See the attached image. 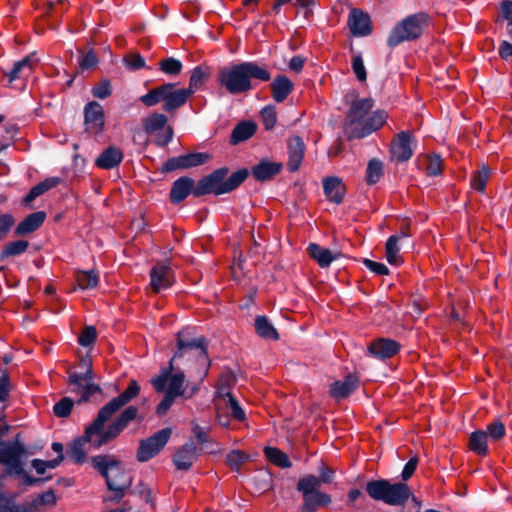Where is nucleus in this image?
<instances>
[{
  "label": "nucleus",
  "instance_id": "dca6fc26",
  "mask_svg": "<svg viewBox=\"0 0 512 512\" xmlns=\"http://www.w3.org/2000/svg\"><path fill=\"white\" fill-rule=\"evenodd\" d=\"M413 135L410 131L399 132L391 142V157L397 162H405L413 155Z\"/></svg>",
  "mask_w": 512,
  "mask_h": 512
},
{
  "label": "nucleus",
  "instance_id": "4d7b16f0",
  "mask_svg": "<svg viewBox=\"0 0 512 512\" xmlns=\"http://www.w3.org/2000/svg\"><path fill=\"white\" fill-rule=\"evenodd\" d=\"M14 224L15 218L13 215L8 213H0V240L6 238Z\"/></svg>",
  "mask_w": 512,
  "mask_h": 512
},
{
  "label": "nucleus",
  "instance_id": "b1692460",
  "mask_svg": "<svg viewBox=\"0 0 512 512\" xmlns=\"http://www.w3.org/2000/svg\"><path fill=\"white\" fill-rule=\"evenodd\" d=\"M348 25L354 36H366L371 33V21L368 14L353 9L348 19Z\"/></svg>",
  "mask_w": 512,
  "mask_h": 512
},
{
  "label": "nucleus",
  "instance_id": "6ab92c4d",
  "mask_svg": "<svg viewBox=\"0 0 512 512\" xmlns=\"http://www.w3.org/2000/svg\"><path fill=\"white\" fill-rule=\"evenodd\" d=\"M401 345L390 338H377L368 346V353L382 360L390 359L400 351Z\"/></svg>",
  "mask_w": 512,
  "mask_h": 512
},
{
  "label": "nucleus",
  "instance_id": "0eeeda50",
  "mask_svg": "<svg viewBox=\"0 0 512 512\" xmlns=\"http://www.w3.org/2000/svg\"><path fill=\"white\" fill-rule=\"evenodd\" d=\"M366 492L372 499L394 506L405 504L412 494L407 484H391L383 479L369 481L366 484Z\"/></svg>",
  "mask_w": 512,
  "mask_h": 512
},
{
  "label": "nucleus",
  "instance_id": "8fccbe9b",
  "mask_svg": "<svg viewBox=\"0 0 512 512\" xmlns=\"http://www.w3.org/2000/svg\"><path fill=\"white\" fill-rule=\"evenodd\" d=\"M73 406L74 401L71 398L64 397L54 405L53 411L57 417L64 418L70 415Z\"/></svg>",
  "mask_w": 512,
  "mask_h": 512
},
{
  "label": "nucleus",
  "instance_id": "2eb2a0df",
  "mask_svg": "<svg viewBox=\"0 0 512 512\" xmlns=\"http://www.w3.org/2000/svg\"><path fill=\"white\" fill-rule=\"evenodd\" d=\"M210 159L206 153H189L168 159L162 167V172H172L178 169H188L205 164Z\"/></svg>",
  "mask_w": 512,
  "mask_h": 512
},
{
  "label": "nucleus",
  "instance_id": "bf43d9fd",
  "mask_svg": "<svg viewBox=\"0 0 512 512\" xmlns=\"http://www.w3.org/2000/svg\"><path fill=\"white\" fill-rule=\"evenodd\" d=\"M125 65L132 70H139L145 67V60L139 53H130L124 57Z\"/></svg>",
  "mask_w": 512,
  "mask_h": 512
},
{
  "label": "nucleus",
  "instance_id": "e2e57ef3",
  "mask_svg": "<svg viewBox=\"0 0 512 512\" xmlns=\"http://www.w3.org/2000/svg\"><path fill=\"white\" fill-rule=\"evenodd\" d=\"M175 399L176 397L165 392L162 401L158 404L156 408L157 414L164 415L170 409Z\"/></svg>",
  "mask_w": 512,
  "mask_h": 512
},
{
  "label": "nucleus",
  "instance_id": "49530a36",
  "mask_svg": "<svg viewBox=\"0 0 512 512\" xmlns=\"http://www.w3.org/2000/svg\"><path fill=\"white\" fill-rule=\"evenodd\" d=\"M249 459V455L240 450H232L227 454L226 464L234 471H239L244 463Z\"/></svg>",
  "mask_w": 512,
  "mask_h": 512
},
{
  "label": "nucleus",
  "instance_id": "aec40b11",
  "mask_svg": "<svg viewBox=\"0 0 512 512\" xmlns=\"http://www.w3.org/2000/svg\"><path fill=\"white\" fill-rule=\"evenodd\" d=\"M387 119V114L383 110H377L370 116L366 117L362 124L351 131V139H361L373 131L381 128Z\"/></svg>",
  "mask_w": 512,
  "mask_h": 512
},
{
  "label": "nucleus",
  "instance_id": "e433bc0d",
  "mask_svg": "<svg viewBox=\"0 0 512 512\" xmlns=\"http://www.w3.org/2000/svg\"><path fill=\"white\" fill-rule=\"evenodd\" d=\"M75 280L80 289H93L99 283V273L96 270H79L75 274Z\"/></svg>",
  "mask_w": 512,
  "mask_h": 512
},
{
  "label": "nucleus",
  "instance_id": "5701e85b",
  "mask_svg": "<svg viewBox=\"0 0 512 512\" xmlns=\"http://www.w3.org/2000/svg\"><path fill=\"white\" fill-rule=\"evenodd\" d=\"M359 384V379L353 374H348L343 380H338L330 385V396L335 399H343L353 393Z\"/></svg>",
  "mask_w": 512,
  "mask_h": 512
},
{
  "label": "nucleus",
  "instance_id": "a878e982",
  "mask_svg": "<svg viewBox=\"0 0 512 512\" xmlns=\"http://www.w3.org/2000/svg\"><path fill=\"white\" fill-rule=\"evenodd\" d=\"M37 65V60L33 55H28L20 61L14 63L13 68L9 72H4L10 83L17 79L28 77L34 67Z\"/></svg>",
  "mask_w": 512,
  "mask_h": 512
},
{
  "label": "nucleus",
  "instance_id": "c03bdc74",
  "mask_svg": "<svg viewBox=\"0 0 512 512\" xmlns=\"http://www.w3.org/2000/svg\"><path fill=\"white\" fill-rule=\"evenodd\" d=\"M383 176V163L378 159L368 162L366 169V182L369 185L377 183Z\"/></svg>",
  "mask_w": 512,
  "mask_h": 512
},
{
  "label": "nucleus",
  "instance_id": "79ce46f5",
  "mask_svg": "<svg viewBox=\"0 0 512 512\" xmlns=\"http://www.w3.org/2000/svg\"><path fill=\"white\" fill-rule=\"evenodd\" d=\"M28 247L29 242L26 240L8 242L6 245H4L0 253V260H4L8 257L21 255L28 249Z\"/></svg>",
  "mask_w": 512,
  "mask_h": 512
},
{
  "label": "nucleus",
  "instance_id": "393cba45",
  "mask_svg": "<svg viewBox=\"0 0 512 512\" xmlns=\"http://www.w3.org/2000/svg\"><path fill=\"white\" fill-rule=\"evenodd\" d=\"M197 458V447L193 442L184 444L174 455L173 462L179 470H189Z\"/></svg>",
  "mask_w": 512,
  "mask_h": 512
},
{
  "label": "nucleus",
  "instance_id": "412c9836",
  "mask_svg": "<svg viewBox=\"0 0 512 512\" xmlns=\"http://www.w3.org/2000/svg\"><path fill=\"white\" fill-rule=\"evenodd\" d=\"M288 162L287 169L295 172L299 169L305 154V144L298 135L291 137L287 142Z\"/></svg>",
  "mask_w": 512,
  "mask_h": 512
},
{
  "label": "nucleus",
  "instance_id": "4c0bfd02",
  "mask_svg": "<svg viewBox=\"0 0 512 512\" xmlns=\"http://www.w3.org/2000/svg\"><path fill=\"white\" fill-rule=\"evenodd\" d=\"M491 170L488 166L482 165L480 169L473 172L471 177V187L480 192H485L487 181L490 178Z\"/></svg>",
  "mask_w": 512,
  "mask_h": 512
},
{
  "label": "nucleus",
  "instance_id": "a18cd8bd",
  "mask_svg": "<svg viewBox=\"0 0 512 512\" xmlns=\"http://www.w3.org/2000/svg\"><path fill=\"white\" fill-rule=\"evenodd\" d=\"M424 169L429 176L440 175L443 170L442 158L437 154L426 155L424 158Z\"/></svg>",
  "mask_w": 512,
  "mask_h": 512
},
{
  "label": "nucleus",
  "instance_id": "13d9d810",
  "mask_svg": "<svg viewBox=\"0 0 512 512\" xmlns=\"http://www.w3.org/2000/svg\"><path fill=\"white\" fill-rule=\"evenodd\" d=\"M352 69L359 81L363 82L367 79L366 69L360 54L353 55Z\"/></svg>",
  "mask_w": 512,
  "mask_h": 512
},
{
  "label": "nucleus",
  "instance_id": "0e129e2a",
  "mask_svg": "<svg viewBox=\"0 0 512 512\" xmlns=\"http://www.w3.org/2000/svg\"><path fill=\"white\" fill-rule=\"evenodd\" d=\"M417 465H418L417 457H412L411 459H409V461L405 464L402 474H401L402 479L404 481H406L412 477V475L414 474V472L417 468Z\"/></svg>",
  "mask_w": 512,
  "mask_h": 512
},
{
  "label": "nucleus",
  "instance_id": "c9c22d12",
  "mask_svg": "<svg viewBox=\"0 0 512 512\" xmlns=\"http://www.w3.org/2000/svg\"><path fill=\"white\" fill-rule=\"evenodd\" d=\"M487 433L482 430H477L471 433L469 437V448L480 456H486L489 452L487 446Z\"/></svg>",
  "mask_w": 512,
  "mask_h": 512
},
{
  "label": "nucleus",
  "instance_id": "de8ad7c7",
  "mask_svg": "<svg viewBox=\"0 0 512 512\" xmlns=\"http://www.w3.org/2000/svg\"><path fill=\"white\" fill-rule=\"evenodd\" d=\"M0 512H33L23 504H17L13 498L0 493Z\"/></svg>",
  "mask_w": 512,
  "mask_h": 512
},
{
  "label": "nucleus",
  "instance_id": "6e6d98bb",
  "mask_svg": "<svg viewBox=\"0 0 512 512\" xmlns=\"http://www.w3.org/2000/svg\"><path fill=\"white\" fill-rule=\"evenodd\" d=\"M97 339V331L94 326H87L79 335L78 342L81 346L92 345Z\"/></svg>",
  "mask_w": 512,
  "mask_h": 512
},
{
  "label": "nucleus",
  "instance_id": "4468645a",
  "mask_svg": "<svg viewBox=\"0 0 512 512\" xmlns=\"http://www.w3.org/2000/svg\"><path fill=\"white\" fill-rule=\"evenodd\" d=\"M373 106L374 101L372 98H363L352 102L347 113L345 125V133L348 139H351V131L362 124Z\"/></svg>",
  "mask_w": 512,
  "mask_h": 512
},
{
  "label": "nucleus",
  "instance_id": "1a4fd4ad",
  "mask_svg": "<svg viewBox=\"0 0 512 512\" xmlns=\"http://www.w3.org/2000/svg\"><path fill=\"white\" fill-rule=\"evenodd\" d=\"M79 366L83 370L81 373L68 371V384L71 392L80 396L79 402H86L94 393L101 392V388L92 382V360L89 357L82 358Z\"/></svg>",
  "mask_w": 512,
  "mask_h": 512
},
{
  "label": "nucleus",
  "instance_id": "680f3d73",
  "mask_svg": "<svg viewBox=\"0 0 512 512\" xmlns=\"http://www.w3.org/2000/svg\"><path fill=\"white\" fill-rule=\"evenodd\" d=\"M363 263L369 270L376 273L377 275H388L389 273L387 266L383 263L375 262L370 259H364Z\"/></svg>",
  "mask_w": 512,
  "mask_h": 512
},
{
  "label": "nucleus",
  "instance_id": "39448f33",
  "mask_svg": "<svg viewBox=\"0 0 512 512\" xmlns=\"http://www.w3.org/2000/svg\"><path fill=\"white\" fill-rule=\"evenodd\" d=\"M91 464L106 480L108 489L121 498L131 485V477L121 466V462L111 455H98L91 458Z\"/></svg>",
  "mask_w": 512,
  "mask_h": 512
},
{
  "label": "nucleus",
  "instance_id": "9d476101",
  "mask_svg": "<svg viewBox=\"0 0 512 512\" xmlns=\"http://www.w3.org/2000/svg\"><path fill=\"white\" fill-rule=\"evenodd\" d=\"M319 488V482L315 475H307L298 481L297 490L303 496L302 512H315L319 507L331 503L330 495L319 491Z\"/></svg>",
  "mask_w": 512,
  "mask_h": 512
},
{
  "label": "nucleus",
  "instance_id": "37998d69",
  "mask_svg": "<svg viewBox=\"0 0 512 512\" xmlns=\"http://www.w3.org/2000/svg\"><path fill=\"white\" fill-rule=\"evenodd\" d=\"M266 458L274 465L281 468H289L292 466L288 456L280 449L275 447H266L264 450Z\"/></svg>",
  "mask_w": 512,
  "mask_h": 512
},
{
  "label": "nucleus",
  "instance_id": "7ed1b4c3",
  "mask_svg": "<svg viewBox=\"0 0 512 512\" xmlns=\"http://www.w3.org/2000/svg\"><path fill=\"white\" fill-rule=\"evenodd\" d=\"M267 82L270 72L256 62H241L223 67L217 74L218 84L232 95L244 94L253 88L252 80Z\"/></svg>",
  "mask_w": 512,
  "mask_h": 512
},
{
  "label": "nucleus",
  "instance_id": "5fc2aeb1",
  "mask_svg": "<svg viewBox=\"0 0 512 512\" xmlns=\"http://www.w3.org/2000/svg\"><path fill=\"white\" fill-rule=\"evenodd\" d=\"M262 122L267 130H271L277 122V114L275 108L267 106L261 111Z\"/></svg>",
  "mask_w": 512,
  "mask_h": 512
},
{
  "label": "nucleus",
  "instance_id": "7c9ffc66",
  "mask_svg": "<svg viewBox=\"0 0 512 512\" xmlns=\"http://www.w3.org/2000/svg\"><path fill=\"white\" fill-rule=\"evenodd\" d=\"M46 214L43 211L34 212L25 217L16 227L15 234L24 236L36 231L45 221Z\"/></svg>",
  "mask_w": 512,
  "mask_h": 512
},
{
  "label": "nucleus",
  "instance_id": "4be33fe9",
  "mask_svg": "<svg viewBox=\"0 0 512 512\" xmlns=\"http://www.w3.org/2000/svg\"><path fill=\"white\" fill-rule=\"evenodd\" d=\"M323 191L326 198L335 204H341L346 194V186L341 178L329 176L323 179Z\"/></svg>",
  "mask_w": 512,
  "mask_h": 512
},
{
  "label": "nucleus",
  "instance_id": "f3484780",
  "mask_svg": "<svg viewBox=\"0 0 512 512\" xmlns=\"http://www.w3.org/2000/svg\"><path fill=\"white\" fill-rule=\"evenodd\" d=\"M84 124L86 131L97 135L103 131L105 114L103 107L96 101L89 102L84 108Z\"/></svg>",
  "mask_w": 512,
  "mask_h": 512
},
{
  "label": "nucleus",
  "instance_id": "774afa93",
  "mask_svg": "<svg viewBox=\"0 0 512 512\" xmlns=\"http://www.w3.org/2000/svg\"><path fill=\"white\" fill-rule=\"evenodd\" d=\"M500 15L503 19L508 21V25H512V1L505 0L500 6Z\"/></svg>",
  "mask_w": 512,
  "mask_h": 512
},
{
  "label": "nucleus",
  "instance_id": "ddd939ff",
  "mask_svg": "<svg viewBox=\"0 0 512 512\" xmlns=\"http://www.w3.org/2000/svg\"><path fill=\"white\" fill-rule=\"evenodd\" d=\"M172 434L170 428H164L151 437L140 442L137 450V460L146 462L155 457L167 444Z\"/></svg>",
  "mask_w": 512,
  "mask_h": 512
},
{
  "label": "nucleus",
  "instance_id": "f257e3e1",
  "mask_svg": "<svg viewBox=\"0 0 512 512\" xmlns=\"http://www.w3.org/2000/svg\"><path fill=\"white\" fill-rule=\"evenodd\" d=\"M141 387L136 380H130L128 387L117 397L111 399L99 411L96 418L88 425L84 434L73 440L67 447L65 458L74 464H83L87 461L88 446L99 449L103 445L115 440L138 417L136 406L126 407L105 429V424L122 407L130 403L140 393Z\"/></svg>",
  "mask_w": 512,
  "mask_h": 512
},
{
  "label": "nucleus",
  "instance_id": "ea45409f",
  "mask_svg": "<svg viewBox=\"0 0 512 512\" xmlns=\"http://www.w3.org/2000/svg\"><path fill=\"white\" fill-rule=\"evenodd\" d=\"M400 236L392 235L388 238L385 251L387 261L392 265H399L402 263V257L399 254L400 248L398 246Z\"/></svg>",
  "mask_w": 512,
  "mask_h": 512
},
{
  "label": "nucleus",
  "instance_id": "473e14b6",
  "mask_svg": "<svg viewBox=\"0 0 512 512\" xmlns=\"http://www.w3.org/2000/svg\"><path fill=\"white\" fill-rule=\"evenodd\" d=\"M62 182V179L59 177H49L45 180L41 181L37 185L31 188L29 193L24 197L23 203L25 205L31 203L34 201L38 196L42 195L43 193L47 192L48 190L56 187Z\"/></svg>",
  "mask_w": 512,
  "mask_h": 512
},
{
  "label": "nucleus",
  "instance_id": "a211bd4d",
  "mask_svg": "<svg viewBox=\"0 0 512 512\" xmlns=\"http://www.w3.org/2000/svg\"><path fill=\"white\" fill-rule=\"evenodd\" d=\"M150 286L154 293L172 286L174 282L173 271L171 267L163 262L157 263L150 271Z\"/></svg>",
  "mask_w": 512,
  "mask_h": 512
},
{
  "label": "nucleus",
  "instance_id": "f704fd0d",
  "mask_svg": "<svg viewBox=\"0 0 512 512\" xmlns=\"http://www.w3.org/2000/svg\"><path fill=\"white\" fill-rule=\"evenodd\" d=\"M256 333L264 339L278 340L279 334L272 323L265 316H258L255 319Z\"/></svg>",
  "mask_w": 512,
  "mask_h": 512
},
{
  "label": "nucleus",
  "instance_id": "338daca9",
  "mask_svg": "<svg viewBox=\"0 0 512 512\" xmlns=\"http://www.w3.org/2000/svg\"><path fill=\"white\" fill-rule=\"evenodd\" d=\"M320 476L317 477V480L319 482V487L322 483H331L332 479L334 477V470L326 465H322L319 469Z\"/></svg>",
  "mask_w": 512,
  "mask_h": 512
},
{
  "label": "nucleus",
  "instance_id": "a19ab883",
  "mask_svg": "<svg viewBox=\"0 0 512 512\" xmlns=\"http://www.w3.org/2000/svg\"><path fill=\"white\" fill-rule=\"evenodd\" d=\"M209 76V72L197 66L191 71L189 87L185 88L189 92V97L205 83Z\"/></svg>",
  "mask_w": 512,
  "mask_h": 512
},
{
  "label": "nucleus",
  "instance_id": "9b49d317",
  "mask_svg": "<svg viewBox=\"0 0 512 512\" xmlns=\"http://www.w3.org/2000/svg\"><path fill=\"white\" fill-rule=\"evenodd\" d=\"M25 454L26 448L23 443L0 440V464L4 465L10 473L17 475L23 473L22 457Z\"/></svg>",
  "mask_w": 512,
  "mask_h": 512
},
{
  "label": "nucleus",
  "instance_id": "864d4df0",
  "mask_svg": "<svg viewBox=\"0 0 512 512\" xmlns=\"http://www.w3.org/2000/svg\"><path fill=\"white\" fill-rule=\"evenodd\" d=\"M487 437L494 441H498L505 436V426L501 421H494L487 425Z\"/></svg>",
  "mask_w": 512,
  "mask_h": 512
},
{
  "label": "nucleus",
  "instance_id": "3c124183",
  "mask_svg": "<svg viewBox=\"0 0 512 512\" xmlns=\"http://www.w3.org/2000/svg\"><path fill=\"white\" fill-rule=\"evenodd\" d=\"M92 95L98 99H106L112 93V86L109 80H101L91 90Z\"/></svg>",
  "mask_w": 512,
  "mask_h": 512
},
{
  "label": "nucleus",
  "instance_id": "2f4dec72",
  "mask_svg": "<svg viewBox=\"0 0 512 512\" xmlns=\"http://www.w3.org/2000/svg\"><path fill=\"white\" fill-rule=\"evenodd\" d=\"M308 255L314 259L322 268L328 267L336 256L332 252L316 243H310L307 247Z\"/></svg>",
  "mask_w": 512,
  "mask_h": 512
},
{
  "label": "nucleus",
  "instance_id": "603ef678",
  "mask_svg": "<svg viewBox=\"0 0 512 512\" xmlns=\"http://www.w3.org/2000/svg\"><path fill=\"white\" fill-rule=\"evenodd\" d=\"M234 383H235V378L233 375H231L230 373L221 374L219 381H218L216 398L218 400L224 398V395L221 393L222 389H225L228 393H231L230 389L234 385Z\"/></svg>",
  "mask_w": 512,
  "mask_h": 512
},
{
  "label": "nucleus",
  "instance_id": "f8f14e48",
  "mask_svg": "<svg viewBox=\"0 0 512 512\" xmlns=\"http://www.w3.org/2000/svg\"><path fill=\"white\" fill-rule=\"evenodd\" d=\"M143 129L146 133L152 134L157 131L155 144L159 147L166 146L173 138V128L167 126V117L161 113H152L142 121Z\"/></svg>",
  "mask_w": 512,
  "mask_h": 512
},
{
  "label": "nucleus",
  "instance_id": "423d86ee",
  "mask_svg": "<svg viewBox=\"0 0 512 512\" xmlns=\"http://www.w3.org/2000/svg\"><path fill=\"white\" fill-rule=\"evenodd\" d=\"M188 99L189 92L184 88H177L175 83H164L140 97V101L147 107L162 103V109L168 113L184 106Z\"/></svg>",
  "mask_w": 512,
  "mask_h": 512
},
{
  "label": "nucleus",
  "instance_id": "bb28decb",
  "mask_svg": "<svg viewBox=\"0 0 512 512\" xmlns=\"http://www.w3.org/2000/svg\"><path fill=\"white\" fill-rule=\"evenodd\" d=\"M293 89V82L285 75L276 76L270 83L272 98L277 103L284 102Z\"/></svg>",
  "mask_w": 512,
  "mask_h": 512
},
{
  "label": "nucleus",
  "instance_id": "c85d7f7f",
  "mask_svg": "<svg viewBox=\"0 0 512 512\" xmlns=\"http://www.w3.org/2000/svg\"><path fill=\"white\" fill-rule=\"evenodd\" d=\"M123 159L121 149L115 146L107 147L96 159L95 164L97 167L105 170H110L117 167Z\"/></svg>",
  "mask_w": 512,
  "mask_h": 512
},
{
  "label": "nucleus",
  "instance_id": "09e8293b",
  "mask_svg": "<svg viewBox=\"0 0 512 512\" xmlns=\"http://www.w3.org/2000/svg\"><path fill=\"white\" fill-rule=\"evenodd\" d=\"M182 68V63L173 57H168L159 62V69L167 75H178Z\"/></svg>",
  "mask_w": 512,
  "mask_h": 512
},
{
  "label": "nucleus",
  "instance_id": "052dcab7",
  "mask_svg": "<svg viewBox=\"0 0 512 512\" xmlns=\"http://www.w3.org/2000/svg\"><path fill=\"white\" fill-rule=\"evenodd\" d=\"M11 390L10 378L6 372L0 375V402H4L9 397Z\"/></svg>",
  "mask_w": 512,
  "mask_h": 512
},
{
  "label": "nucleus",
  "instance_id": "c756f323",
  "mask_svg": "<svg viewBox=\"0 0 512 512\" xmlns=\"http://www.w3.org/2000/svg\"><path fill=\"white\" fill-rule=\"evenodd\" d=\"M282 163L263 160L252 168L253 177L260 182L268 181L280 173Z\"/></svg>",
  "mask_w": 512,
  "mask_h": 512
},
{
  "label": "nucleus",
  "instance_id": "58836bf2",
  "mask_svg": "<svg viewBox=\"0 0 512 512\" xmlns=\"http://www.w3.org/2000/svg\"><path fill=\"white\" fill-rule=\"evenodd\" d=\"M221 393L224 395V398L220 399V401L224 403L226 408L230 409L232 418L240 422L244 421L246 415L238 401L233 397L231 393H228L225 389H222Z\"/></svg>",
  "mask_w": 512,
  "mask_h": 512
},
{
  "label": "nucleus",
  "instance_id": "69168bd1",
  "mask_svg": "<svg viewBox=\"0 0 512 512\" xmlns=\"http://www.w3.org/2000/svg\"><path fill=\"white\" fill-rule=\"evenodd\" d=\"M98 63V58L93 51L87 52L80 61V67L82 69H91Z\"/></svg>",
  "mask_w": 512,
  "mask_h": 512
},
{
  "label": "nucleus",
  "instance_id": "cd10ccee",
  "mask_svg": "<svg viewBox=\"0 0 512 512\" xmlns=\"http://www.w3.org/2000/svg\"><path fill=\"white\" fill-rule=\"evenodd\" d=\"M195 186L194 180L189 177H181L174 181L170 190L171 203H181L190 193L193 194Z\"/></svg>",
  "mask_w": 512,
  "mask_h": 512
},
{
  "label": "nucleus",
  "instance_id": "72a5a7b5",
  "mask_svg": "<svg viewBox=\"0 0 512 512\" xmlns=\"http://www.w3.org/2000/svg\"><path fill=\"white\" fill-rule=\"evenodd\" d=\"M256 132V125L253 122L245 121L239 123L232 131L230 142L238 144L251 138Z\"/></svg>",
  "mask_w": 512,
  "mask_h": 512
},
{
  "label": "nucleus",
  "instance_id": "20e7f679",
  "mask_svg": "<svg viewBox=\"0 0 512 512\" xmlns=\"http://www.w3.org/2000/svg\"><path fill=\"white\" fill-rule=\"evenodd\" d=\"M229 169L222 167L201 178L196 184L193 195L200 197L207 194L221 195L230 193L239 187L248 177L247 169H240L228 176Z\"/></svg>",
  "mask_w": 512,
  "mask_h": 512
},
{
  "label": "nucleus",
  "instance_id": "6e6552de",
  "mask_svg": "<svg viewBox=\"0 0 512 512\" xmlns=\"http://www.w3.org/2000/svg\"><path fill=\"white\" fill-rule=\"evenodd\" d=\"M429 21L430 17L425 12L407 16L393 28L387 39V44L390 47H395L404 41L419 38L429 25Z\"/></svg>",
  "mask_w": 512,
  "mask_h": 512
},
{
  "label": "nucleus",
  "instance_id": "f03ea898",
  "mask_svg": "<svg viewBox=\"0 0 512 512\" xmlns=\"http://www.w3.org/2000/svg\"><path fill=\"white\" fill-rule=\"evenodd\" d=\"M187 330H182L177 334V351L169 362V367L163 369L161 374L151 380L152 386L158 393L166 392L174 397L185 394V375L182 371L172 373L174 370L173 362L176 358L183 357L186 353L195 351L200 357L206 358V340L201 337L197 339L186 338Z\"/></svg>",
  "mask_w": 512,
  "mask_h": 512
}]
</instances>
